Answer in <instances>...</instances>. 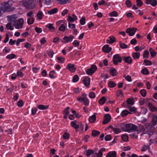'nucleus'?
<instances>
[{
    "label": "nucleus",
    "mask_w": 157,
    "mask_h": 157,
    "mask_svg": "<svg viewBox=\"0 0 157 157\" xmlns=\"http://www.w3.org/2000/svg\"><path fill=\"white\" fill-rule=\"evenodd\" d=\"M144 62L145 63L146 65L147 66H149L152 64L151 61L146 59H145L144 60Z\"/></svg>",
    "instance_id": "nucleus-57"
},
{
    "label": "nucleus",
    "mask_w": 157,
    "mask_h": 157,
    "mask_svg": "<svg viewBox=\"0 0 157 157\" xmlns=\"http://www.w3.org/2000/svg\"><path fill=\"white\" fill-rule=\"evenodd\" d=\"M12 24L11 23H9L6 24V27L8 29L11 30H12L13 29L14 27L13 26L11 25Z\"/></svg>",
    "instance_id": "nucleus-44"
},
{
    "label": "nucleus",
    "mask_w": 157,
    "mask_h": 157,
    "mask_svg": "<svg viewBox=\"0 0 157 157\" xmlns=\"http://www.w3.org/2000/svg\"><path fill=\"white\" fill-rule=\"evenodd\" d=\"M111 48L109 47L108 44L105 45L102 48L103 51L106 53H109L111 51Z\"/></svg>",
    "instance_id": "nucleus-19"
},
{
    "label": "nucleus",
    "mask_w": 157,
    "mask_h": 157,
    "mask_svg": "<svg viewBox=\"0 0 157 157\" xmlns=\"http://www.w3.org/2000/svg\"><path fill=\"white\" fill-rule=\"evenodd\" d=\"M149 51L152 57H154L156 56V52L153 48H150L149 49Z\"/></svg>",
    "instance_id": "nucleus-31"
},
{
    "label": "nucleus",
    "mask_w": 157,
    "mask_h": 157,
    "mask_svg": "<svg viewBox=\"0 0 157 157\" xmlns=\"http://www.w3.org/2000/svg\"><path fill=\"white\" fill-rule=\"evenodd\" d=\"M122 140L124 142L127 141L128 140V136L127 135H123L121 136Z\"/></svg>",
    "instance_id": "nucleus-56"
},
{
    "label": "nucleus",
    "mask_w": 157,
    "mask_h": 157,
    "mask_svg": "<svg viewBox=\"0 0 157 157\" xmlns=\"http://www.w3.org/2000/svg\"><path fill=\"white\" fill-rule=\"evenodd\" d=\"M63 137L64 140H69L70 139V134L66 132H65L63 135Z\"/></svg>",
    "instance_id": "nucleus-34"
},
{
    "label": "nucleus",
    "mask_w": 157,
    "mask_h": 157,
    "mask_svg": "<svg viewBox=\"0 0 157 157\" xmlns=\"http://www.w3.org/2000/svg\"><path fill=\"white\" fill-rule=\"evenodd\" d=\"M111 138L112 137L110 135H108L105 137V140L106 141L110 140Z\"/></svg>",
    "instance_id": "nucleus-64"
},
{
    "label": "nucleus",
    "mask_w": 157,
    "mask_h": 157,
    "mask_svg": "<svg viewBox=\"0 0 157 157\" xmlns=\"http://www.w3.org/2000/svg\"><path fill=\"white\" fill-rule=\"evenodd\" d=\"M9 18V21L10 23L11 24H14L16 21V19L17 18V15L16 14H13L10 16H8Z\"/></svg>",
    "instance_id": "nucleus-13"
},
{
    "label": "nucleus",
    "mask_w": 157,
    "mask_h": 157,
    "mask_svg": "<svg viewBox=\"0 0 157 157\" xmlns=\"http://www.w3.org/2000/svg\"><path fill=\"white\" fill-rule=\"evenodd\" d=\"M74 38V36L71 35L68 36H64L63 38V40H62L61 42L63 43L66 44L69 42H71Z\"/></svg>",
    "instance_id": "nucleus-8"
},
{
    "label": "nucleus",
    "mask_w": 157,
    "mask_h": 157,
    "mask_svg": "<svg viewBox=\"0 0 157 157\" xmlns=\"http://www.w3.org/2000/svg\"><path fill=\"white\" fill-rule=\"evenodd\" d=\"M24 20L23 18H20L18 20H16L13 24V25L16 29H21L22 27L23 24Z\"/></svg>",
    "instance_id": "nucleus-7"
},
{
    "label": "nucleus",
    "mask_w": 157,
    "mask_h": 157,
    "mask_svg": "<svg viewBox=\"0 0 157 157\" xmlns=\"http://www.w3.org/2000/svg\"><path fill=\"white\" fill-rule=\"evenodd\" d=\"M0 7L4 13L6 12H10L12 10L11 6L10 5L9 1L2 2L0 4Z\"/></svg>",
    "instance_id": "nucleus-3"
},
{
    "label": "nucleus",
    "mask_w": 157,
    "mask_h": 157,
    "mask_svg": "<svg viewBox=\"0 0 157 157\" xmlns=\"http://www.w3.org/2000/svg\"><path fill=\"white\" fill-rule=\"evenodd\" d=\"M152 120L151 121L153 126H155L157 124V116L153 114L152 116Z\"/></svg>",
    "instance_id": "nucleus-20"
},
{
    "label": "nucleus",
    "mask_w": 157,
    "mask_h": 157,
    "mask_svg": "<svg viewBox=\"0 0 157 157\" xmlns=\"http://www.w3.org/2000/svg\"><path fill=\"white\" fill-rule=\"evenodd\" d=\"M145 3L147 5L150 4L153 6H155L157 4L156 0H146Z\"/></svg>",
    "instance_id": "nucleus-16"
},
{
    "label": "nucleus",
    "mask_w": 157,
    "mask_h": 157,
    "mask_svg": "<svg viewBox=\"0 0 157 157\" xmlns=\"http://www.w3.org/2000/svg\"><path fill=\"white\" fill-rule=\"evenodd\" d=\"M106 100V98L105 97H101L99 100V103L101 105L104 104Z\"/></svg>",
    "instance_id": "nucleus-38"
},
{
    "label": "nucleus",
    "mask_w": 157,
    "mask_h": 157,
    "mask_svg": "<svg viewBox=\"0 0 157 157\" xmlns=\"http://www.w3.org/2000/svg\"><path fill=\"white\" fill-rule=\"evenodd\" d=\"M17 76H19L20 77H22L23 76V74L22 72L20 70H19L17 71Z\"/></svg>",
    "instance_id": "nucleus-55"
},
{
    "label": "nucleus",
    "mask_w": 157,
    "mask_h": 157,
    "mask_svg": "<svg viewBox=\"0 0 157 157\" xmlns=\"http://www.w3.org/2000/svg\"><path fill=\"white\" fill-rule=\"evenodd\" d=\"M100 134V132L96 130H93L92 131V135L94 137H96Z\"/></svg>",
    "instance_id": "nucleus-36"
},
{
    "label": "nucleus",
    "mask_w": 157,
    "mask_h": 157,
    "mask_svg": "<svg viewBox=\"0 0 157 157\" xmlns=\"http://www.w3.org/2000/svg\"><path fill=\"white\" fill-rule=\"evenodd\" d=\"M90 79L89 77L85 78L82 81V82L84 85L86 87H88L90 86Z\"/></svg>",
    "instance_id": "nucleus-18"
},
{
    "label": "nucleus",
    "mask_w": 157,
    "mask_h": 157,
    "mask_svg": "<svg viewBox=\"0 0 157 157\" xmlns=\"http://www.w3.org/2000/svg\"><path fill=\"white\" fill-rule=\"evenodd\" d=\"M24 104V102L21 100L17 102V105L19 107H22Z\"/></svg>",
    "instance_id": "nucleus-54"
},
{
    "label": "nucleus",
    "mask_w": 157,
    "mask_h": 157,
    "mask_svg": "<svg viewBox=\"0 0 157 157\" xmlns=\"http://www.w3.org/2000/svg\"><path fill=\"white\" fill-rule=\"evenodd\" d=\"M113 63L115 65H117L118 63H121L122 61V59L119 54H116L114 55L113 58Z\"/></svg>",
    "instance_id": "nucleus-5"
},
{
    "label": "nucleus",
    "mask_w": 157,
    "mask_h": 157,
    "mask_svg": "<svg viewBox=\"0 0 157 157\" xmlns=\"http://www.w3.org/2000/svg\"><path fill=\"white\" fill-rule=\"evenodd\" d=\"M111 117L109 114H105L104 117L103 121L102 124H105L108 123L111 120Z\"/></svg>",
    "instance_id": "nucleus-10"
},
{
    "label": "nucleus",
    "mask_w": 157,
    "mask_h": 157,
    "mask_svg": "<svg viewBox=\"0 0 157 157\" xmlns=\"http://www.w3.org/2000/svg\"><path fill=\"white\" fill-rule=\"evenodd\" d=\"M33 0H23L22 5L26 9H33L35 7Z\"/></svg>",
    "instance_id": "nucleus-4"
},
{
    "label": "nucleus",
    "mask_w": 157,
    "mask_h": 157,
    "mask_svg": "<svg viewBox=\"0 0 157 157\" xmlns=\"http://www.w3.org/2000/svg\"><path fill=\"white\" fill-rule=\"evenodd\" d=\"M58 11V9L57 8H54L48 11V13L49 15H52L56 13Z\"/></svg>",
    "instance_id": "nucleus-29"
},
{
    "label": "nucleus",
    "mask_w": 157,
    "mask_h": 157,
    "mask_svg": "<svg viewBox=\"0 0 157 157\" xmlns=\"http://www.w3.org/2000/svg\"><path fill=\"white\" fill-rule=\"evenodd\" d=\"M49 105H37V108L41 110H44L48 109L49 107Z\"/></svg>",
    "instance_id": "nucleus-21"
},
{
    "label": "nucleus",
    "mask_w": 157,
    "mask_h": 157,
    "mask_svg": "<svg viewBox=\"0 0 157 157\" xmlns=\"http://www.w3.org/2000/svg\"><path fill=\"white\" fill-rule=\"evenodd\" d=\"M109 39H107L106 42L107 43L111 44L116 41V38L114 36H111L109 37Z\"/></svg>",
    "instance_id": "nucleus-23"
},
{
    "label": "nucleus",
    "mask_w": 157,
    "mask_h": 157,
    "mask_svg": "<svg viewBox=\"0 0 157 157\" xmlns=\"http://www.w3.org/2000/svg\"><path fill=\"white\" fill-rule=\"evenodd\" d=\"M57 59L58 60V62L61 63H64L65 59L63 56H59L57 57Z\"/></svg>",
    "instance_id": "nucleus-33"
},
{
    "label": "nucleus",
    "mask_w": 157,
    "mask_h": 157,
    "mask_svg": "<svg viewBox=\"0 0 157 157\" xmlns=\"http://www.w3.org/2000/svg\"><path fill=\"white\" fill-rule=\"evenodd\" d=\"M132 57L134 59H139L140 56V53L139 52H134L132 53Z\"/></svg>",
    "instance_id": "nucleus-24"
},
{
    "label": "nucleus",
    "mask_w": 157,
    "mask_h": 157,
    "mask_svg": "<svg viewBox=\"0 0 157 157\" xmlns=\"http://www.w3.org/2000/svg\"><path fill=\"white\" fill-rule=\"evenodd\" d=\"M125 4L128 7H130L132 6V3L129 0H127L126 1Z\"/></svg>",
    "instance_id": "nucleus-61"
},
{
    "label": "nucleus",
    "mask_w": 157,
    "mask_h": 157,
    "mask_svg": "<svg viewBox=\"0 0 157 157\" xmlns=\"http://www.w3.org/2000/svg\"><path fill=\"white\" fill-rule=\"evenodd\" d=\"M16 56L13 54H11L7 56L6 57V58L7 59H12L14 58H16Z\"/></svg>",
    "instance_id": "nucleus-41"
},
{
    "label": "nucleus",
    "mask_w": 157,
    "mask_h": 157,
    "mask_svg": "<svg viewBox=\"0 0 157 157\" xmlns=\"http://www.w3.org/2000/svg\"><path fill=\"white\" fill-rule=\"evenodd\" d=\"M110 128H111L114 132L116 134H118L121 132V130L120 129L114 127L111 125H110L108 127V129L109 130Z\"/></svg>",
    "instance_id": "nucleus-17"
},
{
    "label": "nucleus",
    "mask_w": 157,
    "mask_h": 157,
    "mask_svg": "<svg viewBox=\"0 0 157 157\" xmlns=\"http://www.w3.org/2000/svg\"><path fill=\"white\" fill-rule=\"evenodd\" d=\"M108 86L110 88H113L116 86V83L113 81H110L108 82Z\"/></svg>",
    "instance_id": "nucleus-42"
},
{
    "label": "nucleus",
    "mask_w": 157,
    "mask_h": 157,
    "mask_svg": "<svg viewBox=\"0 0 157 157\" xmlns=\"http://www.w3.org/2000/svg\"><path fill=\"white\" fill-rule=\"evenodd\" d=\"M118 16L117 13L115 11H114L113 12L109 13V16L110 17H117Z\"/></svg>",
    "instance_id": "nucleus-53"
},
{
    "label": "nucleus",
    "mask_w": 157,
    "mask_h": 157,
    "mask_svg": "<svg viewBox=\"0 0 157 157\" xmlns=\"http://www.w3.org/2000/svg\"><path fill=\"white\" fill-rule=\"evenodd\" d=\"M149 53L148 51H144L143 55V58H147L148 57Z\"/></svg>",
    "instance_id": "nucleus-52"
},
{
    "label": "nucleus",
    "mask_w": 157,
    "mask_h": 157,
    "mask_svg": "<svg viewBox=\"0 0 157 157\" xmlns=\"http://www.w3.org/2000/svg\"><path fill=\"white\" fill-rule=\"evenodd\" d=\"M70 0H57V1L60 4H64L69 3Z\"/></svg>",
    "instance_id": "nucleus-45"
},
{
    "label": "nucleus",
    "mask_w": 157,
    "mask_h": 157,
    "mask_svg": "<svg viewBox=\"0 0 157 157\" xmlns=\"http://www.w3.org/2000/svg\"><path fill=\"white\" fill-rule=\"evenodd\" d=\"M128 105H132L134 103V100L133 98H128L126 101Z\"/></svg>",
    "instance_id": "nucleus-32"
},
{
    "label": "nucleus",
    "mask_w": 157,
    "mask_h": 157,
    "mask_svg": "<svg viewBox=\"0 0 157 157\" xmlns=\"http://www.w3.org/2000/svg\"><path fill=\"white\" fill-rule=\"evenodd\" d=\"M129 114H131V113L129 112L127 109L123 110L121 113V115L123 117H124Z\"/></svg>",
    "instance_id": "nucleus-27"
},
{
    "label": "nucleus",
    "mask_w": 157,
    "mask_h": 157,
    "mask_svg": "<svg viewBox=\"0 0 157 157\" xmlns=\"http://www.w3.org/2000/svg\"><path fill=\"white\" fill-rule=\"evenodd\" d=\"M141 72L142 74L145 75H147L149 74V71L146 68L142 69L141 71Z\"/></svg>",
    "instance_id": "nucleus-49"
},
{
    "label": "nucleus",
    "mask_w": 157,
    "mask_h": 157,
    "mask_svg": "<svg viewBox=\"0 0 157 157\" xmlns=\"http://www.w3.org/2000/svg\"><path fill=\"white\" fill-rule=\"evenodd\" d=\"M96 120V116L94 114L93 115L89 118V122L91 123H94Z\"/></svg>",
    "instance_id": "nucleus-30"
},
{
    "label": "nucleus",
    "mask_w": 157,
    "mask_h": 157,
    "mask_svg": "<svg viewBox=\"0 0 157 157\" xmlns=\"http://www.w3.org/2000/svg\"><path fill=\"white\" fill-rule=\"evenodd\" d=\"M53 25L52 24L49 23L46 25L45 26L48 28L49 30L52 32L55 30V28L53 26Z\"/></svg>",
    "instance_id": "nucleus-28"
},
{
    "label": "nucleus",
    "mask_w": 157,
    "mask_h": 157,
    "mask_svg": "<svg viewBox=\"0 0 157 157\" xmlns=\"http://www.w3.org/2000/svg\"><path fill=\"white\" fill-rule=\"evenodd\" d=\"M69 107H67L65 109L63 112V114H66L67 115H69L70 113V112L69 111Z\"/></svg>",
    "instance_id": "nucleus-43"
},
{
    "label": "nucleus",
    "mask_w": 157,
    "mask_h": 157,
    "mask_svg": "<svg viewBox=\"0 0 157 157\" xmlns=\"http://www.w3.org/2000/svg\"><path fill=\"white\" fill-rule=\"evenodd\" d=\"M89 96L91 98H93L95 97L96 96L94 92H91L89 93Z\"/></svg>",
    "instance_id": "nucleus-58"
},
{
    "label": "nucleus",
    "mask_w": 157,
    "mask_h": 157,
    "mask_svg": "<svg viewBox=\"0 0 157 157\" xmlns=\"http://www.w3.org/2000/svg\"><path fill=\"white\" fill-rule=\"evenodd\" d=\"M117 153L115 151H109L106 155V157H116Z\"/></svg>",
    "instance_id": "nucleus-22"
},
{
    "label": "nucleus",
    "mask_w": 157,
    "mask_h": 157,
    "mask_svg": "<svg viewBox=\"0 0 157 157\" xmlns=\"http://www.w3.org/2000/svg\"><path fill=\"white\" fill-rule=\"evenodd\" d=\"M79 79V78L77 75H75L73 77L72 79V82H76L78 81Z\"/></svg>",
    "instance_id": "nucleus-50"
},
{
    "label": "nucleus",
    "mask_w": 157,
    "mask_h": 157,
    "mask_svg": "<svg viewBox=\"0 0 157 157\" xmlns=\"http://www.w3.org/2000/svg\"><path fill=\"white\" fill-rule=\"evenodd\" d=\"M38 109L36 107H33L31 109V113L33 115H34L37 111Z\"/></svg>",
    "instance_id": "nucleus-51"
},
{
    "label": "nucleus",
    "mask_w": 157,
    "mask_h": 157,
    "mask_svg": "<svg viewBox=\"0 0 157 157\" xmlns=\"http://www.w3.org/2000/svg\"><path fill=\"white\" fill-rule=\"evenodd\" d=\"M66 68L72 73L75 72L76 68L75 67V65L72 63H68L66 67Z\"/></svg>",
    "instance_id": "nucleus-12"
},
{
    "label": "nucleus",
    "mask_w": 157,
    "mask_h": 157,
    "mask_svg": "<svg viewBox=\"0 0 157 157\" xmlns=\"http://www.w3.org/2000/svg\"><path fill=\"white\" fill-rule=\"evenodd\" d=\"M120 126L123 131L129 132L135 131L138 128L137 126L131 123H122Z\"/></svg>",
    "instance_id": "nucleus-1"
},
{
    "label": "nucleus",
    "mask_w": 157,
    "mask_h": 157,
    "mask_svg": "<svg viewBox=\"0 0 157 157\" xmlns=\"http://www.w3.org/2000/svg\"><path fill=\"white\" fill-rule=\"evenodd\" d=\"M77 100L80 102L82 103L86 106L89 105L90 101L87 97V95L84 92L82 94L81 96L79 97Z\"/></svg>",
    "instance_id": "nucleus-2"
},
{
    "label": "nucleus",
    "mask_w": 157,
    "mask_h": 157,
    "mask_svg": "<svg viewBox=\"0 0 157 157\" xmlns=\"http://www.w3.org/2000/svg\"><path fill=\"white\" fill-rule=\"evenodd\" d=\"M149 148V147L148 145H144L142 148V151H144Z\"/></svg>",
    "instance_id": "nucleus-62"
},
{
    "label": "nucleus",
    "mask_w": 157,
    "mask_h": 157,
    "mask_svg": "<svg viewBox=\"0 0 157 157\" xmlns=\"http://www.w3.org/2000/svg\"><path fill=\"white\" fill-rule=\"evenodd\" d=\"M11 51V49L7 47H5L3 50V52L5 53H6L10 52Z\"/></svg>",
    "instance_id": "nucleus-63"
},
{
    "label": "nucleus",
    "mask_w": 157,
    "mask_h": 157,
    "mask_svg": "<svg viewBox=\"0 0 157 157\" xmlns=\"http://www.w3.org/2000/svg\"><path fill=\"white\" fill-rule=\"evenodd\" d=\"M80 23L82 25H83L85 24L86 23L85 18L84 17H82L80 20Z\"/></svg>",
    "instance_id": "nucleus-59"
},
{
    "label": "nucleus",
    "mask_w": 157,
    "mask_h": 157,
    "mask_svg": "<svg viewBox=\"0 0 157 157\" xmlns=\"http://www.w3.org/2000/svg\"><path fill=\"white\" fill-rule=\"evenodd\" d=\"M66 26H65L64 24H61L59 28V30L61 32H63L66 29Z\"/></svg>",
    "instance_id": "nucleus-37"
},
{
    "label": "nucleus",
    "mask_w": 157,
    "mask_h": 157,
    "mask_svg": "<svg viewBox=\"0 0 157 157\" xmlns=\"http://www.w3.org/2000/svg\"><path fill=\"white\" fill-rule=\"evenodd\" d=\"M56 71L54 70H52L49 72V77L51 78H56V76H55V75H56Z\"/></svg>",
    "instance_id": "nucleus-25"
},
{
    "label": "nucleus",
    "mask_w": 157,
    "mask_h": 157,
    "mask_svg": "<svg viewBox=\"0 0 157 157\" xmlns=\"http://www.w3.org/2000/svg\"><path fill=\"white\" fill-rule=\"evenodd\" d=\"M72 17L68 15V18H67V21L69 23H73L75 21L77 20L78 19V17L74 13L72 15Z\"/></svg>",
    "instance_id": "nucleus-11"
},
{
    "label": "nucleus",
    "mask_w": 157,
    "mask_h": 157,
    "mask_svg": "<svg viewBox=\"0 0 157 157\" xmlns=\"http://www.w3.org/2000/svg\"><path fill=\"white\" fill-rule=\"evenodd\" d=\"M94 151L91 149H88L86 151V155L89 157L91 155L94 153Z\"/></svg>",
    "instance_id": "nucleus-39"
},
{
    "label": "nucleus",
    "mask_w": 157,
    "mask_h": 157,
    "mask_svg": "<svg viewBox=\"0 0 157 157\" xmlns=\"http://www.w3.org/2000/svg\"><path fill=\"white\" fill-rule=\"evenodd\" d=\"M123 61L128 64H130L132 62V59L130 56H124L123 58Z\"/></svg>",
    "instance_id": "nucleus-15"
},
{
    "label": "nucleus",
    "mask_w": 157,
    "mask_h": 157,
    "mask_svg": "<svg viewBox=\"0 0 157 157\" xmlns=\"http://www.w3.org/2000/svg\"><path fill=\"white\" fill-rule=\"evenodd\" d=\"M110 73L113 76H116L118 74V72L115 68L112 69L110 71Z\"/></svg>",
    "instance_id": "nucleus-26"
},
{
    "label": "nucleus",
    "mask_w": 157,
    "mask_h": 157,
    "mask_svg": "<svg viewBox=\"0 0 157 157\" xmlns=\"http://www.w3.org/2000/svg\"><path fill=\"white\" fill-rule=\"evenodd\" d=\"M97 67L95 65L92 64L89 69H87L86 70V73L90 75H93L97 70Z\"/></svg>",
    "instance_id": "nucleus-6"
},
{
    "label": "nucleus",
    "mask_w": 157,
    "mask_h": 157,
    "mask_svg": "<svg viewBox=\"0 0 157 157\" xmlns=\"http://www.w3.org/2000/svg\"><path fill=\"white\" fill-rule=\"evenodd\" d=\"M71 127L74 128L75 129H77L79 128V125L76 124L74 121H72L70 123Z\"/></svg>",
    "instance_id": "nucleus-40"
},
{
    "label": "nucleus",
    "mask_w": 157,
    "mask_h": 157,
    "mask_svg": "<svg viewBox=\"0 0 157 157\" xmlns=\"http://www.w3.org/2000/svg\"><path fill=\"white\" fill-rule=\"evenodd\" d=\"M34 22V19L33 17H29L27 19V23L29 25L33 24Z\"/></svg>",
    "instance_id": "nucleus-47"
},
{
    "label": "nucleus",
    "mask_w": 157,
    "mask_h": 157,
    "mask_svg": "<svg viewBox=\"0 0 157 157\" xmlns=\"http://www.w3.org/2000/svg\"><path fill=\"white\" fill-rule=\"evenodd\" d=\"M72 44L74 47H76L79 45L80 43L77 40H75Z\"/></svg>",
    "instance_id": "nucleus-60"
},
{
    "label": "nucleus",
    "mask_w": 157,
    "mask_h": 157,
    "mask_svg": "<svg viewBox=\"0 0 157 157\" xmlns=\"http://www.w3.org/2000/svg\"><path fill=\"white\" fill-rule=\"evenodd\" d=\"M144 128L143 127H142L139 130V129H137V130L136 131V132L135 133H132L130 135V136L132 137H134L135 138H138V134L142 132H143L144 131Z\"/></svg>",
    "instance_id": "nucleus-14"
},
{
    "label": "nucleus",
    "mask_w": 157,
    "mask_h": 157,
    "mask_svg": "<svg viewBox=\"0 0 157 157\" xmlns=\"http://www.w3.org/2000/svg\"><path fill=\"white\" fill-rule=\"evenodd\" d=\"M137 30V28H129L127 29L126 33H128L130 36H132L134 35L136 32Z\"/></svg>",
    "instance_id": "nucleus-9"
},
{
    "label": "nucleus",
    "mask_w": 157,
    "mask_h": 157,
    "mask_svg": "<svg viewBox=\"0 0 157 157\" xmlns=\"http://www.w3.org/2000/svg\"><path fill=\"white\" fill-rule=\"evenodd\" d=\"M119 43L120 46L121 48L122 49H125L128 48L127 45L124 43H122L121 42H119Z\"/></svg>",
    "instance_id": "nucleus-48"
},
{
    "label": "nucleus",
    "mask_w": 157,
    "mask_h": 157,
    "mask_svg": "<svg viewBox=\"0 0 157 157\" xmlns=\"http://www.w3.org/2000/svg\"><path fill=\"white\" fill-rule=\"evenodd\" d=\"M124 107L125 108H128L129 109V110L131 112H136V108L134 107H130L128 105L127 106H124Z\"/></svg>",
    "instance_id": "nucleus-35"
},
{
    "label": "nucleus",
    "mask_w": 157,
    "mask_h": 157,
    "mask_svg": "<svg viewBox=\"0 0 157 157\" xmlns=\"http://www.w3.org/2000/svg\"><path fill=\"white\" fill-rule=\"evenodd\" d=\"M140 93L141 95L143 97H145L146 96L147 94V91L146 90L142 89L140 90Z\"/></svg>",
    "instance_id": "nucleus-46"
}]
</instances>
